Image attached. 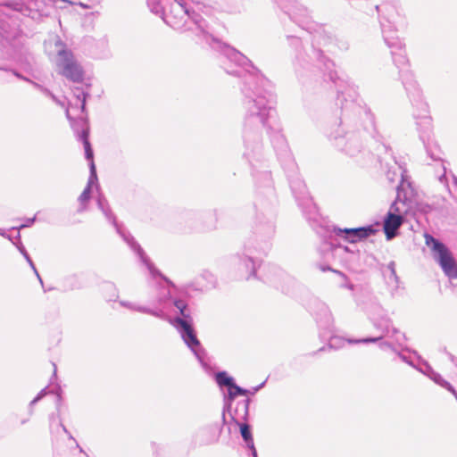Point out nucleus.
<instances>
[{"label":"nucleus","mask_w":457,"mask_h":457,"mask_svg":"<svg viewBox=\"0 0 457 457\" xmlns=\"http://www.w3.org/2000/svg\"><path fill=\"white\" fill-rule=\"evenodd\" d=\"M244 95L245 115L243 120L242 138L244 143V156L253 158L262 150V132L266 131L282 163L283 169L292 190V193L303 212L313 215L316 206L307 190L304 181L297 171V166L289 151L282 128L274 110L275 96L271 83L253 88L247 85L242 88Z\"/></svg>","instance_id":"nucleus-1"},{"label":"nucleus","mask_w":457,"mask_h":457,"mask_svg":"<svg viewBox=\"0 0 457 457\" xmlns=\"http://www.w3.org/2000/svg\"><path fill=\"white\" fill-rule=\"evenodd\" d=\"M328 76L337 90L336 104L340 107V115L329 122L326 136L338 151L353 157L366 148L370 140L378 143L382 137L377 131L370 108L354 100L357 93L353 85L335 72Z\"/></svg>","instance_id":"nucleus-2"},{"label":"nucleus","mask_w":457,"mask_h":457,"mask_svg":"<svg viewBox=\"0 0 457 457\" xmlns=\"http://www.w3.org/2000/svg\"><path fill=\"white\" fill-rule=\"evenodd\" d=\"M181 1H175L177 5L171 7L170 12H166L162 18L167 25L180 31L194 30L195 27L198 34L204 36L210 46L221 54L225 59L222 62L224 71L229 75L243 79L241 89L245 85L255 88L269 84V80L245 54L219 39L207 36L204 19L198 12L188 9Z\"/></svg>","instance_id":"nucleus-3"},{"label":"nucleus","mask_w":457,"mask_h":457,"mask_svg":"<svg viewBox=\"0 0 457 457\" xmlns=\"http://www.w3.org/2000/svg\"><path fill=\"white\" fill-rule=\"evenodd\" d=\"M173 304L179 311L181 316L175 317L171 320L167 318V315L162 309H152L151 307L136 305L129 302H120V305L130 310L149 314L161 320H168L180 334L184 343L193 352L202 367L207 370L209 367L206 361L207 353L196 337L193 327V319L190 311L187 309V304L183 300H174Z\"/></svg>","instance_id":"nucleus-4"},{"label":"nucleus","mask_w":457,"mask_h":457,"mask_svg":"<svg viewBox=\"0 0 457 457\" xmlns=\"http://www.w3.org/2000/svg\"><path fill=\"white\" fill-rule=\"evenodd\" d=\"M30 10L22 3L0 4V71L12 70L13 52L11 46L12 41L21 35V16H27Z\"/></svg>","instance_id":"nucleus-5"},{"label":"nucleus","mask_w":457,"mask_h":457,"mask_svg":"<svg viewBox=\"0 0 457 457\" xmlns=\"http://www.w3.org/2000/svg\"><path fill=\"white\" fill-rule=\"evenodd\" d=\"M287 38L288 40L289 46L295 52L294 67L298 78L303 77L304 71H312L313 67H318L320 70L324 69L325 80L328 79L330 81L328 76L329 72H335L337 75V71L332 70L334 67L333 62L327 58L323 54V52L320 49L316 48L314 46L315 44L322 45L321 39L324 41L323 45L326 44V39L321 37L320 33L316 32L313 35L311 53L306 52L303 48V43L300 37L287 35Z\"/></svg>","instance_id":"nucleus-6"},{"label":"nucleus","mask_w":457,"mask_h":457,"mask_svg":"<svg viewBox=\"0 0 457 457\" xmlns=\"http://www.w3.org/2000/svg\"><path fill=\"white\" fill-rule=\"evenodd\" d=\"M275 233L273 217L262 222L258 217V222L255 225L253 237L248 238L244 245V253L240 257L239 266L248 272L247 279L256 275V267L259 265V258L254 253L266 254L270 247V240Z\"/></svg>","instance_id":"nucleus-7"},{"label":"nucleus","mask_w":457,"mask_h":457,"mask_svg":"<svg viewBox=\"0 0 457 457\" xmlns=\"http://www.w3.org/2000/svg\"><path fill=\"white\" fill-rule=\"evenodd\" d=\"M415 195V190L411 186L410 178L406 174V170H402L401 182L396 187V198L392 203L390 209L384 218L383 229L386 239L391 240L398 234V229L403 223L404 218L401 214V211L397 207L399 202L406 203L411 201Z\"/></svg>","instance_id":"nucleus-8"},{"label":"nucleus","mask_w":457,"mask_h":457,"mask_svg":"<svg viewBox=\"0 0 457 457\" xmlns=\"http://www.w3.org/2000/svg\"><path fill=\"white\" fill-rule=\"evenodd\" d=\"M96 204H97L98 208L101 210L103 214L105 216L106 220L114 226V228H116L117 233L120 234V237H122V238L124 239V241H126L128 243V245L137 253V255L139 256L141 262L147 267V269L150 271V273L154 277L160 276L162 278L164 279V281L167 284L170 285V282L168 280V278L163 277L160 273V271L157 269H155L154 264L150 262L148 257L145 255L144 250L135 241L134 237L129 232H126L121 228V226H120L118 224V222L116 220V216L112 212V209H111V207L109 205V203H108L107 199L105 198V196L103 194H99L98 195L97 199H96Z\"/></svg>","instance_id":"nucleus-9"},{"label":"nucleus","mask_w":457,"mask_h":457,"mask_svg":"<svg viewBox=\"0 0 457 457\" xmlns=\"http://www.w3.org/2000/svg\"><path fill=\"white\" fill-rule=\"evenodd\" d=\"M57 49L56 68L57 72L69 81L79 84L84 83L85 71L79 62L75 59L71 49L58 39L55 42Z\"/></svg>","instance_id":"nucleus-10"},{"label":"nucleus","mask_w":457,"mask_h":457,"mask_svg":"<svg viewBox=\"0 0 457 457\" xmlns=\"http://www.w3.org/2000/svg\"><path fill=\"white\" fill-rule=\"evenodd\" d=\"M374 327L381 332V335L374 337H365L361 339H348L349 344H369L377 343L384 337L394 340L395 344L403 350L409 351L405 346L407 337L404 333L394 327L392 320L387 316H381L373 321Z\"/></svg>","instance_id":"nucleus-11"},{"label":"nucleus","mask_w":457,"mask_h":457,"mask_svg":"<svg viewBox=\"0 0 457 457\" xmlns=\"http://www.w3.org/2000/svg\"><path fill=\"white\" fill-rule=\"evenodd\" d=\"M426 245L431 248L433 258L450 278H457V263L448 247L429 234H425Z\"/></svg>","instance_id":"nucleus-12"},{"label":"nucleus","mask_w":457,"mask_h":457,"mask_svg":"<svg viewBox=\"0 0 457 457\" xmlns=\"http://www.w3.org/2000/svg\"><path fill=\"white\" fill-rule=\"evenodd\" d=\"M376 9L378 13L383 12V16L380 18V26L386 45L391 50L404 46L405 44L396 35V29L394 26L395 21V16L398 15L396 9L387 4L377 5Z\"/></svg>","instance_id":"nucleus-13"},{"label":"nucleus","mask_w":457,"mask_h":457,"mask_svg":"<svg viewBox=\"0 0 457 457\" xmlns=\"http://www.w3.org/2000/svg\"><path fill=\"white\" fill-rule=\"evenodd\" d=\"M270 1L303 29L309 30L311 29V27L308 26L311 22L310 11L297 0Z\"/></svg>","instance_id":"nucleus-14"},{"label":"nucleus","mask_w":457,"mask_h":457,"mask_svg":"<svg viewBox=\"0 0 457 457\" xmlns=\"http://www.w3.org/2000/svg\"><path fill=\"white\" fill-rule=\"evenodd\" d=\"M19 44L20 41L18 38L11 44L13 52V62H16L28 75L34 79H37L41 72L39 63L27 48L24 46L17 48Z\"/></svg>","instance_id":"nucleus-15"},{"label":"nucleus","mask_w":457,"mask_h":457,"mask_svg":"<svg viewBox=\"0 0 457 457\" xmlns=\"http://www.w3.org/2000/svg\"><path fill=\"white\" fill-rule=\"evenodd\" d=\"M400 79L413 108L426 110L428 104L423 99L422 91L418 82L414 79L412 72L410 70L401 71Z\"/></svg>","instance_id":"nucleus-16"},{"label":"nucleus","mask_w":457,"mask_h":457,"mask_svg":"<svg viewBox=\"0 0 457 457\" xmlns=\"http://www.w3.org/2000/svg\"><path fill=\"white\" fill-rule=\"evenodd\" d=\"M225 423L214 422L200 428L195 434V444L198 446H207L218 443Z\"/></svg>","instance_id":"nucleus-17"},{"label":"nucleus","mask_w":457,"mask_h":457,"mask_svg":"<svg viewBox=\"0 0 457 457\" xmlns=\"http://www.w3.org/2000/svg\"><path fill=\"white\" fill-rule=\"evenodd\" d=\"M263 279L266 283L279 288L286 294L289 293V286L293 283V279L282 269L276 265L268 267Z\"/></svg>","instance_id":"nucleus-18"},{"label":"nucleus","mask_w":457,"mask_h":457,"mask_svg":"<svg viewBox=\"0 0 457 457\" xmlns=\"http://www.w3.org/2000/svg\"><path fill=\"white\" fill-rule=\"evenodd\" d=\"M333 231L337 236L343 237L349 243L354 244L370 237L371 235H374L378 230L374 228V226L368 225L352 228H340L334 227Z\"/></svg>","instance_id":"nucleus-19"},{"label":"nucleus","mask_w":457,"mask_h":457,"mask_svg":"<svg viewBox=\"0 0 457 457\" xmlns=\"http://www.w3.org/2000/svg\"><path fill=\"white\" fill-rule=\"evenodd\" d=\"M90 84L86 83L81 86H75L71 88L74 101L70 102L69 107L70 112H73L76 116L78 114H86V102L87 98L90 96L89 93Z\"/></svg>","instance_id":"nucleus-20"},{"label":"nucleus","mask_w":457,"mask_h":457,"mask_svg":"<svg viewBox=\"0 0 457 457\" xmlns=\"http://www.w3.org/2000/svg\"><path fill=\"white\" fill-rule=\"evenodd\" d=\"M312 309L320 328L332 331L334 319L328 306L323 302L315 300L312 303Z\"/></svg>","instance_id":"nucleus-21"},{"label":"nucleus","mask_w":457,"mask_h":457,"mask_svg":"<svg viewBox=\"0 0 457 457\" xmlns=\"http://www.w3.org/2000/svg\"><path fill=\"white\" fill-rule=\"evenodd\" d=\"M413 116L417 120L416 125L420 132V138L423 143L430 140L432 120L428 115V105L426 110L414 109Z\"/></svg>","instance_id":"nucleus-22"},{"label":"nucleus","mask_w":457,"mask_h":457,"mask_svg":"<svg viewBox=\"0 0 457 457\" xmlns=\"http://www.w3.org/2000/svg\"><path fill=\"white\" fill-rule=\"evenodd\" d=\"M66 117L71 122V126L75 133L78 140L89 137V123L87 120V113L78 114L76 118L71 115L70 110L66 109Z\"/></svg>","instance_id":"nucleus-23"},{"label":"nucleus","mask_w":457,"mask_h":457,"mask_svg":"<svg viewBox=\"0 0 457 457\" xmlns=\"http://www.w3.org/2000/svg\"><path fill=\"white\" fill-rule=\"evenodd\" d=\"M97 182V175L95 162L90 163V174L88 178V181L87 187L84 188L83 192L79 197V202L80 204L79 208L78 209V212H83L87 210V203L89 201L91 197V188L94 183Z\"/></svg>","instance_id":"nucleus-24"},{"label":"nucleus","mask_w":457,"mask_h":457,"mask_svg":"<svg viewBox=\"0 0 457 457\" xmlns=\"http://www.w3.org/2000/svg\"><path fill=\"white\" fill-rule=\"evenodd\" d=\"M250 394V390L245 389L239 386H237L236 383L228 389V395H224V406L222 410V420L223 422L226 421V413L230 412L231 405L233 401L237 395H247Z\"/></svg>","instance_id":"nucleus-25"},{"label":"nucleus","mask_w":457,"mask_h":457,"mask_svg":"<svg viewBox=\"0 0 457 457\" xmlns=\"http://www.w3.org/2000/svg\"><path fill=\"white\" fill-rule=\"evenodd\" d=\"M383 275L392 296H395L399 288V278L396 274L395 262L394 261H391L386 265L383 270Z\"/></svg>","instance_id":"nucleus-26"},{"label":"nucleus","mask_w":457,"mask_h":457,"mask_svg":"<svg viewBox=\"0 0 457 457\" xmlns=\"http://www.w3.org/2000/svg\"><path fill=\"white\" fill-rule=\"evenodd\" d=\"M249 403L250 400L245 399L242 401H238L234 410L232 408L230 409V412L228 413L230 415L232 421L235 424H239L243 421L245 422L247 420L249 416Z\"/></svg>","instance_id":"nucleus-27"},{"label":"nucleus","mask_w":457,"mask_h":457,"mask_svg":"<svg viewBox=\"0 0 457 457\" xmlns=\"http://www.w3.org/2000/svg\"><path fill=\"white\" fill-rule=\"evenodd\" d=\"M425 365L426 370H420L428 375L435 383L450 391L457 400V392L454 387L448 381L445 380L439 373L433 370V369L428 363H425Z\"/></svg>","instance_id":"nucleus-28"},{"label":"nucleus","mask_w":457,"mask_h":457,"mask_svg":"<svg viewBox=\"0 0 457 457\" xmlns=\"http://www.w3.org/2000/svg\"><path fill=\"white\" fill-rule=\"evenodd\" d=\"M391 55L395 65L399 70V75L401 76V71L409 70V61L405 53V46L401 48H395L391 50Z\"/></svg>","instance_id":"nucleus-29"},{"label":"nucleus","mask_w":457,"mask_h":457,"mask_svg":"<svg viewBox=\"0 0 457 457\" xmlns=\"http://www.w3.org/2000/svg\"><path fill=\"white\" fill-rule=\"evenodd\" d=\"M170 298V291L168 286H163L160 288L156 299L152 302L154 309H159V306H162Z\"/></svg>","instance_id":"nucleus-30"},{"label":"nucleus","mask_w":457,"mask_h":457,"mask_svg":"<svg viewBox=\"0 0 457 457\" xmlns=\"http://www.w3.org/2000/svg\"><path fill=\"white\" fill-rule=\"evenodd\" d=\"M215 381L220 388L227 387V389L229 387L231 388V386L236 383L234 378L228 376L226 371L217 372L215 374Z\"/></svg>","instance_id":"nucleus-31"},{"label":"nucleus","mask_w":457,"mask_h":457,"mask_svg":"<svg viewBox=\"0 0 457 457\" xmlns=\"http://www.w3.org/2000/svg\"><path fill=\"white\" fill-rule=\"evenodd\" d=\"M423 144L426 147L428 156L433 161H442V152L436 143H431L429 140Z\"/></svg>","instance_id":"nucleus-32"},{"label":"nucleus","mask_w":457,"mask_h":457,"mask_svg":"<svg viewBox=\"0 0 457 457\" xmlns=\"http://www.w3.org/2000/svg\"><path fill=\"white\" fill-rule=\"evenodd\" d=\"M237 425L239 427L240 434L243 440L245 443V445H252L253 443V438L252 435L251 426L246 422H241Z\"/></svg>","instance_id":"nucleus-33"},{"label":"nucleus","mask_w":457,"mask_h":457,"mask_svg":"<svg viewBox=\"0 0 457 457\" xmlns=\"http://www.w3.org/2000/svg\"><path fill=\"white\" fill-rule=\"evenodd\" d=\"M16 238L18 239V242H13V245L17 247L19 252L23 255V257L25 258V260L27 261V262L29 263L30 268L33 270V271H36V266H35L33 261L31 260L29 254L28 253L26 248L24 247L22 242L21 241L20 232L17 233Z\"/></svg>","instance_id":"nucleus-34"},{"label":"nucleus","mask_w":457,"mask_h":457,"mask_svg":"<svg viewBox=\"0 0 457 457\" xmlns=\"http://www.w3.org/2000/svg\"><path fill=\"white\" fill-rule=\"evenodd\" d=\"M80 141L82 142V144L84 145L86 159L90 162L89 164L94 162V160H93L94 153H93V149H92V146H91L88 137L85 138V139H81Z\"/></svg>","instance_id":"nucleus-35"},{"label":"nucleus","mask_w":457,"mask_h":457,"mask_svg":"<svg viewBox=\"0 0 457 457\" xmlns=\"http://www.w3.org/2000/svg\"><path fill=\"white\" fill-rule=\"evenodd\" d=\"M344 345V339L338 337H330L329 343L328 345V348L329 349H338Z\"/></svg>","instance_id":"nucleus-36"},{"label":"nucleus","mask_w":457,"mask_h":457,"mask_svg":"<svg viewBox=\"0 0 457 457\" xmlns=\"http://www.w3.org/2000/svg\"><path fill=\"white\" fill-rule=\"evenodd\" d=\"M379 342V347L381 349H386V348H389L391 349L393 352H397V348H400L394 340H392L391 342L389 341H386V340H383L381 339Z\"/></svg>","instance_id":"nucleus-37"},{"label":"nucleus","mask_w":457,"mask_h":457,"mask_svg":"<svg viewBox=\"0 0 457 457\" xmlns=\"http://www.w3.org/2000/svg\"><path fill=\"white\" fill-rule=\"evenodd\" d=\"M8 72H11L12 74H13L16 78L21 79V80H24L26 82L28 81H30V78L29 77H27V76H24L23 74H21L20 71H18L17 70H15L12 66V70L9 71Z\"/></svg>","instance_id":"nucleus-38"},{"label":"nucleus","mask_w":457,"mask_h":457,"mask_svg":"<svg viewBox=\"0 0 457 457\" xmlns=\"http://www.w3.org/2000/svg\"><path fill=\"white\" fill-rule=\"evenodd\" d=\"M399 349L403 350L402 348H397V352H395L398 355V357L403 361H404L405 363L409 364L410 366L411 367H415V365L413 364V362L409 359V357H407L406 355L403 354Z\"/></svg>","instance_id":"nucleus-39"},{"label":"nucleus","mask_w":457,"mask_h":457,"mask_svg":"<svg viewBox=\"0 0 457 457\" xmlns=\"http://www.w3.org/2000/svg\"><path fill=\"white\" fill-rule=\"evenodd\" d=\"M35 220H36V217L29 218L27 220L26 223L21 224L19 227H13L12 229L20 230L21 228L30 227L35 222Z\"/></svg>","instance_id":"nucleus-40"},{"label":"nucleus","mask_w":457,"mask_h":457,"mask_svg":"<svg viewBox=\"0 0 457 457\" xmlns=\"http://www.w3.org/2000/svg\"><path fill=\"white\" fill-rule=\"evenodd\" d=\"M318 268H319L321 271H323V272H325V271H332V272L337 273V274H339V275H343L340 271H338V270H336L332 269V268H331L330 266H328V265L319 264V265H318Z\"/></svg>","instance_id":"nucleus-41"},{"label":"nucleus","mask_w":457,"mask_h":457,"mask_svg":"<svg viewBox=\"0 0 457 457\" xmlns=\"http://www.w3.org/2000/svg\"><path fill=\"white\" fill-rule=\"evenodd\" d=\"M152 446H153V449H154V457H162V454H161L162 452H163L162 448L160 447L159 445H156V444H154V443L152 444Z\"/></svg>","instance_id":"nucleus-42"},{"label":"nucleus","mask_w":457,"mask_h":457,"mask_svg":"<svg viewBox=\"0 0 457 457\" xmlns=\"http://www.w3.org/2000/svg\"><path fill=\"white\" fill-rule=\"evenodd\" d=\"M246 447L251 450V453H252L253 457H258L257 451L254 446V443H253L252 445H246Z\"/></svg>","instance_id":"nucleus-43"},{"label":"nucleus","mask_w":457,"mask_h":457,"mask_svg":"<svg viewBox=\"0 0 457 457\" xmlns=\"http://www.w3.org/2000/svg\"><path fill=\"white\" fill-rule=\"evenodd\" d=\"M28 83L31 84L35 88L38 89L39 91L42 92V89H44V86L33 81L32 79H30V81H28Z\"/></svg>","instance_id":"nucleus-44"},{"label":"nucleus","mask_w":457,"mask_h":457,"mask_svg":"<svg viewBox=\"0 0 457 457\" xmlns=\"http://www.w3.org/2000/svg\"><path fill=\"white\" fill-rule=\"evenodd\" d=\"M61 392H62V389L60 387H58L57 390H56V395H57L56 404H57V407L60 405L61 401H62Z\"/></svg>","instance_id":"nucleus-45"},{"label":"nucleus","mask_w":457,"mask_h":457,"mask_svg":"<svg viewBox=\"0 0 457 457\" xmlns=\"http://www.w3.org/2000/svg\"><path fill=\"white\" fill-rule=\"evenodd\" d=\"M54 102H55L57 104L61 106H64V104L61 102L53 93L49 96Z\"/></svg>","instance_id":"nucleus-46"},{"label":"nucleus","mask_w":457,"mask_h":457,"mask_svg":"<svg viewBox=\"0 0 457 457\" xmlns=\"http://www.w3.org/2000/svg\"><path fill=\"white\" fill-rule=\"evenodd\" d=\"M265 385V382H262L261 383L260 385H258L257 386L253 387V389H251V392L252 394H255L257 391H259L261 388H262Z\"/></svg>","instance_id":"nucleus-47"},{"label":"nucleus","mask_w":457,"mask_h":457,"mask_svg":"<svg viewBox=\"0 0 457 457\" xmlns=\"http://www.w3.org/2000/svg\"><path fill=\"white\" fill-rule=\"evenodd\" d=\"M265 385V382H262L261 383L260 385H258L257 386L253 387V389H251V392L252 394H255L257 391H259L261 388H262Z\"/></svg>","instance_id":"nucleus-48"},{"label":"nucleus","mask_w":457,"mask_h":457,"mask_svg":"<svg viewBox=\"0 0 457 457\" xmlns=\"http://www.w3.org/2000/svg\"><path fill=\"white\" fill-rule=\"evenodd\" d=\"M46 387L43 388L38 394H37V399L41 400L46 394H47V391H46Z\"/></svg>","instance_id":"nucleus-49"},{"label":"nucleus","mask_w":457,"mask_h":457,"mask_svg":"<svg viewBox=\"0 0 457 457\" xmlns=\"http://www.w3.org/2000/svg\"><path fill=\"white\" fill-rule=\"evenodd\" d=\"M60 425H61V427H62V430H63L66 434H68L69 438H71V439H73V440H74L73 436H72L71 435V433L68 431V429L66 428V427H65L62 423H60Z\"/></svg>","instance_id":"nucleus-50"},{"label":"nucleus","mask_w":457,"mask_h":457,"mask_svg":"<svg viewBox=\"0 0 457 457\" xmlns=\"http://www.w3.org/2000/svg\"><path fill=\"white\" fill-rule=\"evenodd\" d=\"M443 170H444V173L439 177V180H440L441 182H444V180H445V179H446V177H445V170H446V169H445V166H443Z\"/></svg>","instance_id":"nucleus-51"},{"label":"nucleus","mask_w":457,"mask_h":457,"mask_svg":"<svg viewBox=\"0 0 457 457\" xmlns=\"http://www.w3.org/2000/svg\"><path fill=\"white\" fill-rule=\"evenodd\" d=\"M42 93H43L44 95H46V96H48V97H49V96H51V94H52V92H51L48 88H46V87H44V89H42Z\"/></svg>","instance_id":"nucleus-52"},{"label":"nucleus","mask_w":457,"mask_h":457,"mask_svg":"<svg viewBox=\"0 0 457 457\" xmlns=\"http://www.w3.org/2000/svg\"><path fill=\"white\" fill-rule=\"evenodd\" d=\"M77 4L79 5L80 7H82V8H84V9H89L90 8V6L88 4H84L82 2H79Z\"/></svg>","instance_id":"nucleus-53"},{"label":"nucleus","mask_w":457,"mask_h":457,"mask_svg":"<svg viewBox=\"0 0 457 457\" xmlns=\"http://www.w3.org/2000/svg\"><path fill=\"white\" fill-rule=\"evenodd\" d=\"M39 401H40V400H39V399H37V396H36V397H35V398L30 402V403H29V407H30V408H32V406H33L34 404H36L37 402H39Z\"/></svg>","instance_id":"nucleus-54"},{"label":"nucleus","mask_w":457,"mask_h":457,"mask_svg":"<svg viewBox=\"0 0 457 457\" xmlns=\"http://www.w3.org/2000/svg\"><path fill=\"white\" fill-rule=\"evenodd\" d=\"M4 237L9 239L12 244H13V242H18V239L16 237H15V240H13V238L10 235H8L7 233H5V237Z\"/></svg>","instance_id":"nucleus-55"},{"label":"nucleus","mask_w":457,"mask_h":457,"mask_svg":"<svg viewBox=\"0 0 457 457\" xmlns=\"http://www.w3.org/2000/svg\"><path fill=\"white\" fill-rule=\"evenodd\" d=\"M203 277H205V278H212L213 280V276L210 272L203 273Z\"/></svg>","instance_id":"nucleus-56"},{"label":"nucleus","mask_w":457,"mask_h":457,"mask_svg":"<svg viewBox=\"0 0 457 457\" xmlns=\"http://www.w3.org/2000/svg\"><path fill=\"white\" fill-rule=\"evenodd\" d=\"M34 273L36 274L37 278H38L39 282L41 283V285H43V280L37 271V270L36 269V271H34Z\"/></svg>","instance_id":"nucleus-57"},{"label":"nucleus","mask_w":457,"mask_h":457,"mask_svg":"<svg viewBox=\"0 0 457 457\" xmlns=\"http://www.w3.org/2000/svg\"><path fill=\"white\" fill-rule=\"evenodd\" d=\"M268 192L272 196V198H274V192H273V188H271V187H269Z\"/></svg>","instance_id":"nucleus-58"},{"label":"nucleus","mask_w":457,"mask_h":457,"mask_svg":"<svg viewBox=\"0 0 457 457\" xmlns=\"http://www.w3.org/2000/svg\"><path fill=\"white\" fill-rule=\"evenodd\" d=\"M347 288L353 290V284H348L346 285Z\"/></svg>","instance_id":"nucleus-59"},{"label":"nucleus","mask_w":457,"mask_h":457,"mask_svg":"<svg viewBox=\"0 0 457 457\" xmlns=\"http://www.w3.org/2000/svg\"><path fill=\"white\" fill-rule=\"evenodd\" d=\"M0 235L5 237V232L2 228H0Z\"/></svg>","instance_id":"nucleus-60"},{"label":"nucleus","mask_w":457,"mask_h":457,"mask_svg":"<svg viewBox=\"0 0 457 457\" xmlns=\"http://www.w3.org/2000/svg\"><path fill=\"white\" fill-rule=\"evenodd\" d=\"M265 177H266V179H267L269 181L270 180V173H265Z\"/></svg>","instance_id":"nucleus-61"},{"label":"nucleus","mask_w":457,"mask_h":457,"mask_svg":"<svg viewBox=\"0 0 457 457\" xmlns=\"http://www.w3.org/2000/svg\"><path fill=\"white\" fill-rule=\"evenodd\" d=\"M325 350H326V347L323 346V347L320 348L318 352H322V351H325Z\"/></svg>","instance_id":"nucleus-62"},{"label":"nucleus","mask_w":457,"mask_h":457,"mask_svg":"<svg viewBox=\"0 0 457 457\" xmlns=\"http://www.w3.org/2000/svg\"><path fill=\"white\" fill-rule=\"evenodd\" d=\"M99 14V12H91L90 15H98Z\"/></svg>","instance_id":"nucleus-63"},{"label":"nucleus","mask_w":457,"mask_h":457,"mask_svg":"<svg viewBox=\"0 0 457 457\" xmlns=\"http://www.w3.org/2000/svg\"><path fill=\"white\" fill-rule=\"evenodd\" d=\"M453 180H454V183L457 185V178L455 176H453Z\"/></svg>","instance_id":"nucleus-64"}]
</instances>
